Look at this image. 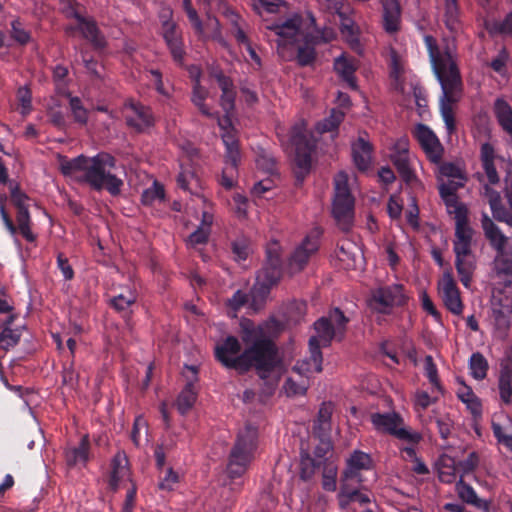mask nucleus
<instances>
[{
	"instance_id": "1",
	"label": "nucleus",
	"mask_w": 512,
	"mask_h": 512,
	"mask_svg": "<svg viewBox=\"0 0 512 512\" xmlns=\"http://www.w3.org/2000/svg\"><path fill=\"white\" fill-rule=\"evenodd\" d=\"M116 166V159L109 153L100 152L93 157L79 155L69 159L59 156V168L64 176H75L77 182L88 185L94 191L106 190L112 196L121 193L123 181L112 170Z\"/></svg>"
},
{
	"instance_id": "2",
	"label": "nucleus",
	"mask_w": 512,
	"mask_h": 512,
	"mask_svg": "<svg viewBox=\"0 0 512 512\" xmlns=\"http://www.w3.org/2000/svg\"><path fill=\"white\" fill-rule=\"evenodd\" d=\"M240 337L245 344L243 374L254 370L260 379H268L281 365L276 342L262 325L249 319L240 322Z\"/></svg>"
},
{
	"instance_id": "3",
	"label": "nucleus",
	"mask_w": 512,
	"mask_h": 512,
	"mask_svg": "<svg viewBox=\"0 0 512 512\" xmlns=\"http://www.w3.org/2000/svg\"><path fill=\"white\" fill-rule=\"evenodd\" d=\"M307 126L306 120L300 118L294 122L286 135L279 130L277 131V136L284 150L293 154L294 173L298 183H302L311 170L312 155L317 143Z\"/></svg>"
},
{
	"instance_id": "4",
	"label": "nucleus",
	"mask_w": 512,
	"mask_h": 512,
	"mask_svg": "<svg viewBox=\"0 0 512 512\" xmlns=\"http://www.w3.org/2000/svg\"><path fill=\"white\" fill-rule=\"evenodd\" d=\"M423 40L432 69L441 85L443 96H452L460 92L462 81L453 47L448 44L440 45L432 35H424Z\"/></svg>"
},
{
	"instance_id": "5",
	"label": "nucleus",
	"mask_w": 512,
	"mask_h": 512,
	"mask_svg": "<svg viewBox=\"0 0 512 512\" xmlns=\"http://www.w3.org/2000/svg\"><path fill=\"white\" fill-rule=\"evenodd\" d=\"M10 198L12 204L15 206L16 222L15 224L5 209V202L7 197L5 195L0 196V216L3 224L7 231L15 236L20 234L27 242L33 243L36 241L37 236L32 232L31 225L32 220L29 212V206L26 203L29 197L26 193L21 191L19 185L12 181L9 182Z\"/></svg>"
},
{
	"instance_id": "6",
	"label": "nucleus",
	"mask_w": 512,
	"mask_h": 512,
	"mask_svg": "<svg viewBox=\"0 0 512 512\" xmlns=\"http://www.w3.org/2000/svg\"><path fill=\"white\" fill-rule=\"evenodd\" d=\"M316 335L311 336L308 341L310 356L308 361L303 362L301 365H296L294 370H306L309 372H322L323 355L322 348L330 346L335 337L339 338L337 330H335L331 321L326 317L319 318L314 323Z\"/></svg>"
},
{
	"instance_id": "7",
	"label": "nucleus",
	"mask_w": 512,
	"mask_h": 512,
	"mask_svg": "<svg viewBox=\"0 0 512 512\" xmlns=\"http://www.w3.org/2000/svg\"><path fill=\"white\" fill-rule=\"evenodd\" d=\"M257 448V430L250 426L240 431L230 452L227 473L230 478L241 477L248 469Z\"/></svg>"
},
{
	"instance_id": "8",
	"label": "nucleus",
	"mask_w": 512,
	"mask_h": 512,
	"mask_svg": "<svg viewBox=\"0 0 512 512\" xmlns=\"http://www.w3.org/2000/svg\"><path fill=\"white\" fill-rule=\"evenodd\" d=\"M355 214V199L348 185V177L339 172L334 179L332 215L342 231H349Z\"/></svg>"
},
{
	"instance_id": "9",
	"label": "nucleus",
	"mask_w": 512,
	"mask_h": 512,
	"mask_svg": "<svg viewBox=\"0 0 512 512\" xmlns=\"http://www.w3.org/2000/svg\"><path fill=\"white\" fill-rule=\"evenodd\" d=\"M409 296L402 284H391L372 289L366 302L373 313L391 315L395 308L407 305Z\"/></svg>"
},
{
	"instance_id": "10",
	"label": "nucleus",
	"mask_w": 512,
	"mask_h": 512,
	"mask_svg": "<svg viewBox=\"0 0 512 512\" xmlns=\"http://www.w3.org/2000/svg\"><path fill=\"white\" fill-rule=\"evenodd\" d=\"M220 126L224 130L222 141L225 146V167L219 178V184L226 190H231L237 182L236 178L238 175V165L241 160V151L236 131L233 128H226L222 123H220Z\"/></svg>"
},
{
	"instance_id": "11",
	"label": "nucleus",
	"mask_w": 512,
	"mask_h": 512,
	"mask_svg": "<svg viewBox=\"0 0 512 512\" xmlns=\"http://www.w3.org/2000/svg\"><path fill=\"white\" fill-rule=\"evenodd\" d=\"M371 422L377 431L392 435L399 440L417 444L422 439L419 433L400 427L403 424V418L396 412L373 413Z\"/></svg>"
},
{
	"instance_id": "12",
	"label": "nucleus",
	"mask_w": 512,
	"mask_h": 512,
	"mask_svg": "<svg viewBox=\"0 0 512 512\" xmlns=\"http://www.w3.org/2000/svg\"><path fill=\"white\" fill-rule=\"evenodd\" d=\"M389 55V79L393 91L395 93L401 94L402 96H422L423 88L420 86V84L417 81L406 80L404 75L405 71L403 58L393 48L390 49Z\"/></svg>"
},
{
	"instance_id": "13",
	"label": "nucleus",
	"mask_w": 512,
	"mask_h": 512,
	"mask_svg": "<svg viewBox=\"0 0 512 512\" xmlns=\"http://www.w3.org/2000/svg\"><path fill=\"white\" fill-rule=\"evenodd\" d=\"M214 356L223 367L243 374L244 349L236 336L228 335L219 341L214 348Z\"/></svg>"
},
{
	"instance_id": "14",
	"label": "nucleus",
	"mask_w": 512,
	"mask_h": 512,
	"mask_svg": "<svg viewBox=\"0 0 512 512\" xmlns=\"http://www.w3.org/2000/svg\"><path fill=\"white\" fill-rule=\"evenodd\" d=\"M282 276V260L278 243H272L266 250V262L257 275V283L268 293Z\"/></svg>"
},
{
	"instance_id": "15",
	"label": "nucleus",
	"mask_w": 512,
	"mask_h": 512,
	"mask_svg": "<svg viewBox=\"0 0 512 512\" xmlns=\"http://www.w3.org/2000/svg\"><path fill=\"white\" fill-rule=\"evenodd\" d=\"M267 28L277 35L278 47H284L289 44H300L303 39H306L309 27H304L302 17L295 14L285 22L267 26Z\"/></svg>"
},
{
	"instance_id": "16",
	"label": "nucleus",
	"mask_w": 512,
	"mask_h": 512,
	"mask_svg": "<svg viewBox=\"0 0 512 512\" xmlns=\"http://www.w3.org/2000/svg\"><path fill=\"white\" fill-rule=\"evenodd\" d=\"M171 16L172 11L169 8L162 10V34L173 59L178 63H182L185 55L182 36L177 29L176 23L171 20Z\"/></svg>"
},
{
	"instance_id": "17",
	"label": "nucleus",
	"mask_w": 512,
	"mask_h": 512,
	"mask_svg": "<svg viewBox=\"0 0 512 512\" xmlns=\"http://www.w3.org/2000/svg\"><path fill=\"white\" fill-rule=\"evenodd\" d=\"M390 160L405 183L408 184L416 180V175L410 166L408 141L406 139H400L393 145Z\"/></svg>"
},
{
	"instance_id": "18",
	"label": "nucleus",
	"mask_w": 512,
	"mask_h": 512,
	"mask_svg": "<svg viewBox=\"0 0 512 512\" xmlns=\"http://www.w3.org/2000/svg\"><path fill=\"white\" fill-rule=\"evenodd\" d=\"M439 294L445 307L454 315H461L464 305L460 291L450 273H445L438 284Z\"/></svg>"
},
{
	"instance_id": "19",
	"label": "nucleus",
	"mask_w": 512,
	"mask_h": 512,
	"mask_svg": "<svg viewBox=\"0 0 512 512\" xmlns=\"http://www.w3.org/2000/svg\"><path fill=\"white\" fill-rule=\"evenodd\" d=\"M421 148L432 162H439L443 148L435 133L425 124H418L414 132Z\"/></svg>"
},
{
	"instance_id": "20",
	"label": "nucleus",
	"mask_w": 512,
	"mask_h": 512,
	"mask_svg": "<svg viewBox=\"0 0 512 512\" xmlns=\"http://www.w3.org/2000/svg\"><path fill=\"white\" fill-rule=\"evenodd\" d=\"M319 248L317 236L308 235L302 243L294 250L289 258V266L292 270L300 271L307 264L309 258Z\"/></svg>"
},
{
	"instance_id": "21",
	"label": "nucleus",
	"mask_w": 512,
	"mask_h": 512,
	"mask_svg": "<svg viewBox=\"0 0 512 512\" xmlns=\"http://www.w3.org/2000/svg\"><path fill=\"white\" fill-rule=\"evenodd\" d=\"M129 109L132 114L126 115V122L138 132H142L154 124V118L149 107L134 101L133 98H129Z\"/></svg>"
},
{
	"instance_id": "22",
	"label": "nucleus",
	"mask_w": 512,
	"mask_h": 512,
	"mask_svg": "<svg viewBox=\"0 0 512 512\" xmlns=\"http://www.w3.org/2000/svg\"><path fill=\"white\" fill-rule=\"evenodd\" d=\"M358 61L346 53H342L334 60V70L337 75L353 90L357 91L355 72Z\"/></svg>"
},
{
	"instance_id": "23",
	"label": "nucleus",
	"mask_w": 512,
	"mask_h": 512,
	"mask_svg": "<svg viewBox=\"0 0 512 512\" xmlns=\"http://www.w3.org/2000/svg\"><path fill=\"white\" fill-rule=\"evenodd\" d=\"M187 368L192 372L193 377L187 381L176 400L177 409L182 415L187 414L191 410L197 399L195 383L198 380V370L195 366H187Z\"/></svg>"
},
{
	"instance_id": "24",
	"label": "nucleus",
	"mask_w": 512,
	"mask_h": 512,
	"mask_svg": "<svg viewBox=\"0 0 512 512\" xmlns=\"http://www.w3.org/2000/svg\"><path fill=\"white\" fill-rule=\"evenodd\" d=\"M71 15L78 23L76 29L81 32L85 39L89 40L96 48H103L105 46L106 41L93 19L85 18L78 11L74 10Z\"/></svg>"
},
{
	"instance_id": "25",
	"label": "nucleus",
	"mask_w": 512,
	"mask_h": 512,
	"mask_svg": "<svg viewBox=\"0 0 512 512\" xmlns=\"http://www.w3.org/2000/svg\"><path fill=\"white\" fill-rule=\"evenodd\" d=\"M138 294L135 289L126 287L109 300V305L122 317L129 319L132 314V306L135 305Z\"/></svg>"
},
{
	"instance_id": "26",
	"label": "nucleus",
	"mask_w": 512,
	"mask_h": 512,
	"mask_svg": "<svg viewBox=\"0 0 512 512\" xmlns=\"http://www.w3.org/2000/svg\"><path fill=\"white\" fill-rule=\"evenodd\" d=\"M351 149L353 162L357 169L360 171L368 170L372 162L373 145L360 135L352 143Z\"/></svg>"
},
{
	"instance_id": "27",
	"label": "nucleus",
	"mask_w": 512,
	"mask_h": 512,
	"mask_svg": "<svg viewBox=\"0 0 512 512\" xmlns=\"http://www.w3.org/2000/svg\"><path fill=\"white\" fill-rule=\"evenodd\" d=\"M481 225L484 235L489 241L491 247L496 251H500L502 248L506 247L508 238L486 213L482 214Z\"/></svg>"
},
{
	"instance_id": "28",
	"label": "nucleus",
	"mask_w": 512,
	"mask_h": 512,
	"mask_svg": "<svg viewBox=\"0 0 512 512\" xmlns=\"http://www.w3.org/2000/svg\"><path fill=\"white\" fill-rule=\"evenodd\" d=\"M383 7V27L386 32L399 30L401 10L398 0H381Z\"/></svg>"
},
{
	"instance_id": "29",
	"label": "nucleus",
	"mask_w": 512,
	"mask_h": 512,
	"mask_svg": "<svg viewBox=\"0 0 512 512\" xmlns=\"http://www.w3.org/2000/svg\"><path fill=\"white\" fill-rule=\"evenodd\" d=\"M453 213L455 214V240L472 242L473 229L469 225L466 206H457Z\"/></svg>"
},
{
	"instance_id": "30",
	"label": "nucleus",
	"mask_w": 512,
	"mask_h": 512,
	"mask_svg": "<svg viewBox=\"0 0 512 512\" xmlns=\"http://www.w3.org/2000/svg\"><path fill=\"white\" fill-rule=\"evenodd\" d=\"M456 492L458 497L465 503L472 505L483 511H487L490 507V503L486 500L480 499L473 487L467 484L463 477L456 482Z\"/></svg>"
},
{
	"instance_id": "31",
	"label": "nucleus",
	"mask_w": 512,
	"mask_h": 512,
	"mask_svg": "<svg viewBox=\"0 0 512 512\" xmlns=\"http://www.w3.org/2000/svg\"><path fill=\"white\" fill-rule=\"evenodd\" d=\"M223 14L230 25L231 33L235 37L236 41L239 44L248 45L250 41L246 33L247 23L230 8H226L223 11Z\"/></svg>"
},
{
	"instance_id": "32",
	"label": "nucleus",
	"mask_w": 512,
	"mask_h": 512,
	"mask_svg": "<svg viewBox=\"0 0 512 512\" xmlns=\"http://www.w3.org/2000/svg\"><path fill=\"white\" fill-rule=\"evenodd\" d=\"M90 440L89 436L83 435L78 446L68 449L65 452L67 465L72 467L78 463H87L89 460Z\"/></svg>"
},
{
	"instance_id": "33",
	"label": "nucleus",
	"mask_w": 512,
	"mask_h": 512,
	"mask_svg": "<svg viewBox=\"0 0 512 512\" xmlns=\"http://www.w3.org/2000/svg\"><path fill=\"white\" fill-rule=\"evenodd\" d=\"M463 186V181L457 182L454 180H450L447 183H443L439 186V194L447 208H454L455 210L457 206H465L464 204L458 202L456 195L457 190Z\"/></svg>"
},
{
	"instance_id": "34",
	"label": "nucleus",
	"mask_w": 512,
	"mask_h": 512,
	"mask_svg": "<svg viewBox=\"0 0 512 512\" xmlns=\"http://www.w3.org/2000/svg\"><path fill=\"white\" fill-rule=\"evenodd\" d=\"M455 267L461 283L468 288L475 270L474 256L456 258Z\"/></svg>"
},
{
	"instance_id": "35",
	"label": "nucleus",
	"mask_w": 512,
	"mask_h": 512,
	"mask_svg": "<svg viewBox=\"0 0 512 512\" xmlns=\"http://www.w3.org/2000/svg\"><path fill=\"white\" fill-rule=\"evenodd\" d=\"M335 38V32L332 28L324 27L319 30L315 27V19L311 16L310 25L306 40L312 44L328 43Z\"/></svg>"
},
{
	"instance_id": "36",
	"label": "nucleus",
	"mask_w": 512,
	"mask_h": 512,
	"mask_svg": "<svg viewBox=\"0 0 512 512\" xmlns=\"http://www.w3.org/2000/svg\"><path fill=\"white\" fill-rule=\"evenodd\" d=\"M500 400L504 405L512 404V370L504 368L498 378Z\"/></svg>"
},
{
	"instance_id": "37",
	"label": "nucleus",
	"mask_w": 512,
	"mask_h": 512,
	"mask_svg": "<svg viewBox=\"0 0 512 512\" xmlns=\"http://www.w3.org/2000/svg\"><path fill=\"white\" fill-rule=\"evenodd\" d=\"M510 251L506 248L497 251V257L495 259V267L497 273L511 277L510 280L506 281L505 286L508 287L512 284V247H509Z\"/></svg>"
},
{
	"instance_id": "38",
	"label": "nucleus",
	"mask_w": 512,
	"mask_h": 512,
	"mask_svg": "<svg viewBox=\"0 0 512 512\" xmlns=\"http://www.w3.org/2000/svg\"><path fill=\"white\" fill-rule=\"evenodd\" d=\"M459 98H440V109L447 132L453 134L456 131V121L453 107Z\"/></svg>"
},
{
	"instance_id": "39",
	"label": "nucleus",
	"mask_w": 512,
	"mask_h": 512,
	"mask_svg": "<svg viewBox=\"0 0 512 512\" xmlns=\"http://www.w3.org/2000/svg\"><path fill=\"white\" fill-rule=\"evenodd\" d=\"M494 112L499 125L503 130H512V108L504 100V98H497L494 104Z\"/></svg>"
},
{
	"instance_id": "40",
	"label": "nucleus",
	"mask_w": 512,
	"mask_h": 512,
	"mask_svg": "<svg viewBox=\"0 0 512 512\" xmlns=\"http://www.w3.org/2000/svg\"><path fill=\"white\" fill-rule=\"evenodd\" d=\"M489 364L484 355L480 352H475L469 359V370L471 376L476 380H483L487 376Z\"/></svg>"
},
{
	"instance_id": "41",
	"label": "nucleus",
	"mask_w": 512,
	"mask_h": 512,
	"mask_svg": "<svg viewBox=\"0 0 512 512\" xmlns=\"http://www.w3.org/2000/svg\"><path fill=\"white\" fill-rule=\"evenodd\" d=\"M230 248L233 259L237 262L246 260L252 252L251 242L249 238L244 235L238 236L232 240L230 243Z\"/></svg>"
},
{
	"instance_id": "42",
	"label": "nucleus",
	"mask_w": 512,
	"mask_h": 512,
	"mask_svg": "<svg viewBox=\"0 0 512 512\" xmlns=\"http://www.w3.org/2000/svg\"><path fill=\"white\" fill-rule=\"evenodd\" d=\"M211 223H212V217L208 215L207 213H203V222L202 224L193 232L190 234L188 238V242L192 246L205 244L208 241L210 232H211Z\"/></svg>"
},
{
	"instance_id": "43",
	"label": "nucleus",
	"mask_w": 512,
	"mask_h": 512,
	"mask_svg": "<svg viewBox=\"0 0 512 512\" xmlns=\"http://www.w3.org/2000/svg\"><path fill=\"white\" fill-rule=\"evenodd\" d=\"M333 413V405L331 402H324L321 404L314 429L318 430L320 434H325L331 429V417Z\"/></svg>"
},
{
	"instance_id": "44",
	"label": "nucleus",
	"mask_w": 512,
	"mask_h": 512,
	"mask_svg": "<svg viewBox=\"0 0 512 512\" xmlns=\"http://www.w3.org/2000/svg\"><path fill=\"white\" fill-rule=\"evenodd\" d=\"M444 21L450 31H457L460 28L459 8L457 0H444Z\"/></svg>"
},
{
	"instance_id": "45",
	"label": "nucleus",
	"mask_w": 512,
	"mask_h": 512,
	"mask_svg": "<svg viewBox=\"0 0 512 512\" xmlns=\"http://www.w3.org/2000/svg\"><path fill=\"white\" fill-rule=\"evenodd\" d=\"M344 112L338 109H332L330 115L318 122L316 129L319 133L336 131L344 119Z\"/></svg>"
},
{
	"instance_id": "46",
	"label": "nucleus",
	"mask_w": 512,
	"mask_h": 512,
	"mask_svg": "<svg viewBox=\"0 0 512 512\" xmlns=\"http://www.w3.org/2000/svg\"><path fill=\"white\" fill-rule=\"evenodd\" d=\"M486 29L490 34L511 35L512 34V10L501 21H489Z\"/></svg>"
},
{
	"instance_id": "47",
	"label": "nucleus",
	"mask_w": 512,
	"mask_h": 512,
	"mask_svg": "<svg viewBox=\"0 0 512 512\" xmlns=\"http://www.w3.org/2000/svg\"><path fill=\"white\" fill-rule=\"evenodd\" d=\"M338 469L332 462L326 463L322 472V488L328 492H334L337 488Z\"/></svg>"
},
{
	"instance_id": "48",
	"label": "nucleus",
	"mask_w": 512,
	"mask_h": 512,
	"mask_svg": "<svg viewBox=\"0 0 512 512\" xmlns=\"http://www.w3.org/2000/svg\"><path fill=\"white\" fill-rule=\"evenodd\" d=\"M350 466L358 470H370L373 468V460L371 456L361 450H355L346 460Z\"/></svg>"
},
{
	"instance_id": "49",
	"label": "nucleus",
	"mask_w": 512,
	"mask_h": 512,
	"mask_svg": "<svg viewBox=\"0 0 512 512\" xmlns=\"http://www.w3.org/2000/svg\"><path fill=\"white\" fill-rule=\"evenodd\" d=\"M424 371L425 376L428 378L429 382L432 386L441 394H443L444 389L440 383L438 377V369L436 364L434 363L433 357L431 355H427L424 359Z\"/></svg>"
},
{
	"instance_id": "50",
	"label": "nucleus",
	"mask_w": 512,
	"mask_h": 512,
	"mask_svg": "<svg viewBox=\"0 0 512 512\" xmlns=\"http://www.w3.org/2000/svg\"><path fill=\"white\" fill-rule=\"evenodd\" d=\"M144 431L145 441H148V423L146 419L139 415L134 419V423L132 426L130 438L135 447H140L142 445V435L141 432Z\"/></svg>"
},
{
	"instance_id": "51",
	"label": "nucleus",
	"mask_w": 512,
	"mask_h": 512,
	"mask_svg": "<svg viewBox=\"0 0 512 512\" xmlns=\"http://www.w3.org/2000/svg\"><path fill=\"white\" fill-rule=\"evenodd\" d=\"M298 47L297 62L301 66H307L314 62L316 52L314 46L316 44L309 43L306 39H303Z\"/></svg>"
},
{
	"instance_id": "52",
	"label": "nucleus",
	"mask_w": 512,
	"mask_h": 512,
	"mask_svg": "<svg viewBox=\"0 0 512 512\" xmlns=\"http://www.w3.org/2000/svg\"><path fill=\"white\" fill-rule=\"evenodd\" d=\"M326 318H328L329 321H331L335 330H337L339 340H341L346 332V326L349 323V318L346 317L345 314L339 308L332 309Z\"/></svg>"
},
{
	"instance_id": "53",
	"label": "nucleus",
	"mask_w": 512,
	"mask_h": 512,
	"mask_svg": "<svg viewBox=\"0 0 512 512\" xmlns=\"http://www.w3.org/2000/svg\"><path fill=\"white\" fill-rule=\"evenodd\" d=\"M21 339V332L19 329L3 328L0 332V348L8 351L10 348L15 347Z\"/></svg>"
},
{
	"instance_id": "54",
	"label": "nucleus",
	"mask_w": 512,
	"mask_h": 512,
	"mask_svg": "<svg viewBox=\"0 0 512 512\" xmlns=\"http://www.w3.org/2000/svg\"><path fill=\"white\" fill-rule=\"evenodd\" d=\"M165 198L164 187L155 181L152 187L144 190L141 201L144 205H152L155 201H162Z\"/></svg>"
},
{
	"instance_id": "55",
	"label": "nucleus",
	"mask_w": 512,
	"mask_h": 512,
	"mask_svg": "<svg viewBox=\"0 0 512 512\" xmlns=\"http://www.w3.org/2000/svg\"><path fill=\"white\" fill-rule=\"evenodd\" d=\"M493 311L494 327L503 335H506L511 327V315L512 312H506L505 310H499L495 308Z\"/></svg>"
},
{
	"instance_id": "56",
	"label": "nucleus",
	"mask_w": 512,
	"mask_h": 512,
	"mask_svg": "<svg viewBox=\"0 0 512 512\" xmlns=\"http://www.w3.org/2000/svg\"><path fill=\"white\" fill-rule=\"evenodd\" d=\"M127 469L121 465V461L118 457H115L112 461V471L109 477V487L113 492H116L119 488L121 479L127 474Z\"/></svg>"
},
{
	"instance_id": "57",
	"label": "nucleus",
	"mask_w": 512,
	"mask_h": 512,
	"mask_svg": "<svg viewBox=\"0 0 512 512\" xmlns=\"http://www.w3.org/2000/svg\"><path fill=\"white\" fill-rule=\"evenodd\" d=\"M495 308L512 312V295L503 290H496L492 295V310Z\"/></svg>"
},
{
	"instance_id": "58",
	"label": "nucleus",
	"mask_w": 512,
	"mask_h": 512,
	"mask_svg": "<svg viewBox=\"0 0 512 512\" xmlns=\"http://www.w3.org/2000/svg\"><path fill=\"white\" fill-rule=\"evenodd\" d=\"M210 77L213 78L219 87L221 88L224 95H227L233 90V82L232 80L226 76L221 69L218 67H210Z\"/></svg>"
},
{
	"instance_id": "59",
	"label": "nucleus",
	"mask_w": 512,
	"mask_h": 512,
	"mask_svg": "<svg viewBox=\"0 0 512 512\" xmlns=\"http://www.w3.org/2000/svg\"><path fill=\"white\" fill-rule=\"evenodd\" d=\"M257 167L263 172L267 173L270 176H273L277 173V163L275 158L268 153H261L258 155L256 159Z\"/></svg>"
},
{
	"instance_id": "60",
	"label": "nucleus",
	"mask_w": 512,
	"mask_h": 512,
	"mask_svg": "<svg viewBox=\"0 0 512 512\" xmlns=\"http://www.w3.org/2000/svg\"><path fill=\"white\" fill-rule=\"evenodd\" d=\"M463 404H465L467 410L471 413L474 420H478L482 417L483 414V406L481 399L473 393L471 397H464L459 399Z\"/></svg>"
},
{
	"instance_id": "61",
	"label": "nucleus",
	"mask_w": 512,
	"mask_h": 512,
	"mask_svg": "<svg viewBox=\"0 0 512 512\" xmlns=\"http://www.w3.org/2000/svg\"><path fill=\"white\" fill-rule=\"evenodd\" d=\"M70 108L74 120L79 124H86L88 121V110L83 107L81 98H70Z\"/></svg>"
},
{
	"instance_id": "62",
	"label": "nucleus",
	"mask_w": 512,
	"mask_h": 512,
	"mask_svg": "<svg viewBox=\"0 0 512 512\" xmlns=\"http://www.w3.org/2000/svg\"><path fill=\"white\" fill-rule=\"evenodd\" d=\"M451 464L443 463L439 468L438 478L441 482L450 484L456 479V472L459 469L453 460L449 459Z\"/></svg>"
},
{
	"instance_id": "63",
	"label": "nucleus",
	"mask_w": 512,
	"mask_h": 512,
	"mask_svg": "<svg viewBox=\"0 0 512 512\" xmlns=\"http://www.w3.org/2000/svg\"><path fill=\"white\" fill-rule=\"evenodd\" d=\"M320 466V462L307 455L301 460L300 476L303 480H309L315 474L316 469Z\"/></svg>"
},
{
	"instance_id": "64",
	"label": "nucleus",
	"mask_w": 512,
	"mask_h": 512,
	"mask_svg": "<svg viewBox=\"0 0 512 512\" xmlns=\"http://www.w3.org/2000/svg\"><path fill=\"white\" fill-rule=\"evenodd\" d=\"M490 208L492 211V215L496 220L500 222H505L506 224L512 226V211L510 210V208L507 210L503 206L502 201L498 202L495 205L492 204Z\"/></svg>"
}]
</instances>
